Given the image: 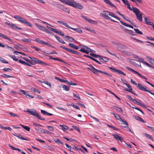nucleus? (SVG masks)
<instances>
[{
  "label": "nucleus",
  "instance_id": "nucleus-1",
  "mask_svg": "<svg viewBox=\"0 0 154 154\" xmlns=\"http://www.w3.org/2000/svg\"><path fill=\"white\" fill-rule=\"evenodd\" d=\"M108 15L111 16L112 17H114L119 20H120V18L117 16L115 15V14L112 12L109 11H104L103 13H100V15L101 17H103L105 19L109 20L111 21L117 22V21L112 19L110 17L108 16Z\"/></svg>",
  "mask_w": 154,
  "mask_h": 154
},
{
  "label": "nucleus",
  "instance_id": "nucleus-2",
  "mask_svg": "<svg viewBox=\"0 0 154 154\" xmlns=\"http://www.w3.org/2000/svg\"><path fill=\"white\" fill-rule=\"evenodd\" d=\"M126 5L127 7L130 11H133V12L135 13L137 19L140 22H142L143 14L141 12H140V10L137 8L135 7H132L131 8L130 7V3Z\"/></svg>",
  "mask_w": 154,
  "mask_h": 154
},
{
  "label": "nucleus",
  "instance_id": "nucleus-3",
  "mask_svg": "<svg viewBox=\"0 0 154 154\" xmlns=\"http://www.w3.org/2000/svg\"><path fill=\"white\" fill-rule=\"evenodd\" d=\"M26 112L29 113L30 115L35 116L38 118L39 120L44 121L45 120V119L41 117L39 115L37 111L33 109V110H27Z\"/></svg>",
  "mask_w": 154,
  "mask_h": 154
},
{
  "label": "nucleus",
  "instance_id": "nucleus-4",
  "mask_svg": "<svg viewBox=\"0 0 154 154\" xmlns=\"http://www.w3.org/2000/svg\"><path fill=\"white\" fill-rule=\"evenodd\" d=\"M14 18L17 20L18 21H20L22 23L26 24L28 26L31 27L32 25L28 21H27L24 18L20 17L17 15H15L14 16Z\"/></svg>",
  "mask_w": 154,
  "mask_h": 154
},
{
  "label": "nucleus",
  "instance_id": "nucleus-5",
  "mask_svg": "<svg viewBox=\"0 0 154 154\" xmlns=\"http://www.w3.org/2000/svg\"><path fill=\"white\" fill-rule=\"evenodd\" d=\"M31 60V63L32 65H34L36 64L37 63L39 64L42 65H45V63L38 60L37 58L34 57H29Z\"/></svg>",
  "mask_w": 154,
  "mask_h": 154
},
{
  "label": "nucleus",
  "instance_id": "nucleus-6",
  "mask_svg": "<svg viewBox=\"0 0 154 154\" xmlns=\"http://www.w3.org/2000/svg\"><path fill=\"white\" fill-rule=\"evenodd\" d=\"M111 114L114 116L116 119L119 120L120 122H122L123 123H122V124H124L127 126H128V124L127 122L125 119L121 118L118 115L115 114L113 112H111Z\"/></svg>",
  "mask_w": 154,
  "mask_h": 154
},
{
  "label": "nucleus",
  "instance_id": "nucleus-7",
  "mask_svg": "<svg viewBox=\"0 0 154 154\" xmlns=\"http://www.w3.org/2000/svg\"><path fill=\"white\" fill-rule=\"evenodd\" d=\"M35 41L38 42L39 44L46 45L48 47L54 48L52 46L51 44L48 43V42H45L43 40H40L39 38H37L35 39Z\"/></svg>",
  "mask_w": 154,
  "mask_h": 154
},
{
  "label": "nucleus",
  "instance_id": "nucleus-8",
  "mask_svg": "<svg viewBox=\"0 0 154 154\" xmlns=\"http://www.w3.org/2000/svg\"><path fill=\"white\" fill-rule=\"evenodd\" d=\"M137 87L140 90L145 91L147 92L154 96V93L147 90L146 89V86H143L140 84L138 83L137 85Z\"/></svg>",
  "mask_w": 154,
  "mask_h": 154
},
{
  "label": "nucleus",
  "instance_id": "nucleus-9",
  "mask_svg": "<svg viewBox=\"0 0 154 154\" xmlns=\"http://www.w3.org/2000/svg\"><path fill=\"white\" fill-rule=\"evenodd\" d=\"M57 5H58V6L57 7V8H59L61 10L63 11H64L68 13H70V9L65 7L64 5L60 4H55Z\"/></svg>",
  "mask_w": 154,
  "mask_h": 154
},
{
  "label": "nucleus",
  "instance_id": "nucleus-10",
  "mask_svg": "<svg viewBox=\"0 0 154 154\" xmlns=\"http://www.w3.org/2000/svg\"><path fill=\"white\" fill-rule=\"evenodd\" d=\"M126 68L127 70H128L129 71H130L132 72H134V73L137 74L139 76H140L142 78H143V79H145L146 80H147V78L146 77H145L144 76L141 75L137 72V71H135L133 69H132L130 68L129 67H128V66H126Z\"/></svg>",
  "mask_w": 154,
  "mask_h": 154
},
{
  "label": "nucleus",
  "instance_id": "nucleus-11",
  "mask_svg": "<svg viewBox=\"0 0 154 154\" xmlns=\"http://www.w3.org/2000/svg\"><path fill=\"white\" fill-rule=\"evenodd\" d=\"M109 69L114 72H116L119 74L122 75H126V74L119 69H116L114 67H109Z\"/></svg>",
  "mask_w": 154,
  "mask_h": 154
},
{
  "label": "nucleus",
  "instance_id": "nucleus-12",
  "mask_svg": "<svg viewBox=\"0 0 154 154\" xmlns=\"http://www.w3.org/2000/svg\"><path fill=\"white\" fill-rule=\"evenodd\" d=\"M75 8H78L79 9L82 10L84 8L83 6L81 5L80 3L75 2L74 3L72 6Z\"/></svg>",
  "mask_w": 154,
  "mask_h": 154
},
{
  "label": "nucleus",
  "instance_id": "nucleus-13",
  "mask_svg": "<svg viewBox=\"0 0 154 154\" xmlns=\"http://www.w3.org/2000/svg\"><path fill=\"white\" fill-rule=\"evenodd\" d=\"M5 23L7 25L10 26L12 28L16 29H17L21 30V29L20 28L17 26L15 24H14L12 23H8L7 22H6Z\"/></svg>",
  "mask_w": 154,
  "mask_h": 154
},
{
  "label": "nucleus",
  "instance_id": "nucleus-14",
  "mask_svg": "<svg viewBox=\"0 0 154 154\" xmlns=\"http://www.w3.org/2000/svg\"><path fill=\"white\" fill-rule=\"evenodd\" d=\"M112 135L114 136V138L117 141H120L122 142V140L124 139L122 137H120L118 135L116 134H113Z\"/></svg>",
  "mask_w": 154,
  "mask_h": 154
},
{
  "label": "nucleus",
  "instance_id": "nucleus-15",
  "mask_svg": "<svg viewBox=\"0 0 154 154\" xmlns=\"http://www.w3.org/2000/svg\"><path fill=\"white\" fill-rule=\"evenodd\" d=\"M69 28L74 30L79 34L82 33L83 32L82 30L80 28H74L69 26Z\"/></svg>",
  "mask_w": 154,
  "mask_h": 154
},
{
  "label": "nucleus",
  "instance_id": "nucleus-16",
  "mask_svg": "<svg viewBox=\"0 0 154 154\" xmlns=\"http://www.w3.org/2000/svg\"><path fill=\"white\" fill-rule=\"evenodd\" d=\"M99 60L102 62H106L108 61L109 59L107 58L102 57V56H100Z\"/></svg>",
  "mask_w": 154,
  "mask_h": 154
},
{
  "label": "nucleus",
  "instance_id": "nucleus-17",
  "mask_svg": "<svg viewBox=\"0 0 154 154\" xmlns=\"http://www.w3.org/2000/svg\"><path fill=\"white\" fill-rule=\"evenodd\" d=\"M0 37H1L2 38L8 40L10 42H13V40L11 38L7 37L6 36L4 35V34L0 33Z\"/></svg>",
  "mask_w": 154,
  "mask_h": 154
},
{
  "label": "nucleus",
  "instance_id": "nucleus-18",
  "mask_svg": "<svg viewBox=\"0 0 154 154\" xmlns=\"http://www.w3.org/2000/svg\"><path fill=\"white\" fill-rule=\"evenodd\" d=\"M127 86L128 88V89H125V90L128 91V92H130L132 94H134L135 95H136V94L134 93L132 91L133 90L131 86L128 84L126 85Z\"/></svg>",
  "mask_w": 154,
  "mask_h": 154
},
{
  "label": "nucleus",
  "instance_id": "nucleus-19",
  "mask_svg": "<svg viewBox=\"0 0 154 154\" xmlns=\"http://www.w3.org/2000/svg\"><path fill=\"white\" fill-rule=\"evenodd\" d=\"M66 5H68L72 6L75 2L74 0H66Z\"/></svg>",
  "mask_w": 154,
  "mask_h": 154
},
{
  "label": "nucleus",
  "instance_id": "nucleus-20",
  "mask_svg": "<svg viewBox=\"0 0 154 154\" xmlns=\"http://www.w3.org/2000/svg\"><path fill=\"white\" fill-rule=\"evenodd\" d=\"M116 12L120 16H121L122 17H123L125 20L127 21H128L130 23H132L131 22V21L129 19H128L127 18H126L125 16L123 14H121L120 13L119 11H116Z\"/></svg>",
  "mask_w": 154,
  "mask_h": 154
},
{
  "label": "nucleus",
  "instance_id": "nucleus-21",
  "mask_svg": "<svg viewBox=\"0 0 154 154\" xmlns=\"http://www.w3.org/2000/svg\"><path fill=\"white\" fill-rule=\"evenodd\" d=\"M57 22L58 23H59L60 24H61L63 25L64 26H65L66 27L69 28V26L68 25V24H67L65 22H64L63 21H59V20Z\"/></svg>",
  "mask_w": 154,
  "mask_h": 154
},
{
  "label": "nucleus",
  "instance_id": "nucleus-22",
  "mask_svg": "<svg viewBox=\"0 0 154 154\" xmlns=\"http://www.w3.org/2000/svg\"><path fill=\"white\" fill-rule=\"evenodd\" d=\"M119 22L122 25H123L124 26H125L127 27H128L131 28L132 29L133 28V27L132 25H131L128 24H127V23H126L124 22H123L122 21H121L120 20H119Z\"/></svg>",
  "mask_w": 154,
  "mask_h": 154
},
{
  "label": "nucleus",
  "instance_id": "nucleus-23",
  "mask_svg": "<svg viewBox=\"0 0 154 154\" xmlns=\"http://www.w3.org/2000/svg\"><path fill=\"white\" fill-rule=\"evenodd\" d=\"M60 126L62 130L64 131L69 129L68 126L65 125H60Z\"/></svg>",
  "mask_w": 154,
  "mask_h": 154
},
{
  "label": "nucleus",
  "instance_id": "nucleus-24",
  "mask_svg": "<svg viewBox=\"0 0 154 154\" xmlns=\"http://www.w3.org/2000/svg\"><path fill=\"white\" fill-rule=\"evenodd\" d=\"M41 112L42 114H44V115H47L48 116H51L53 115V114H52L48 113V112H47V111H46L43 110L42 109H41Z\"/></svg>",
  "mask_w": 154,
  "mask_h": 154
},
{
  "label": "nucleus",
  "instance_id": "nucleus-25",
  "mask_svg": "<svg viewBox=\"0 0 154 154\" xmlns=\"http://www.w3.org/2000/svg\"><path fill=\"white\" fill-rule=\"evenodd\" d=\"M134 117L136 119L139 121H140L142 122L143 123L145 122V121L141 118L140 117L137 116H134Z\"/></svg>",
  "mask_w": 154,
  "mask_h": 154
},
{
  "label": "nucleus",
  "instance_id": "nucleus-26",
  "mask_svg": "<svg viewBox=\"0 0 154 154\" xmlns=\"http://www.w3.org/2000/svg\"><path fill=\"white\" fill-rule=\"evenodd\" d=\"M55 37L60 42L63 44L66 43L62 40V39L60 37L57 36L56 35L55 36Z\"/></svg>",
  "mask_w": 154,
  "mask_h": 154
},
{
  "label": "nucleus",
  "instance_id": "nucleus-27",
  "mask_svg": "<svg viewBox=\"0 0 154 154\" xmlns=\"http://www.w3.org/2000/svg\"><path fill=\"white\" fill-rule=\"evenodd\" d=\"M105 2L111 7H115L116 6L113 4L109 0H103Z\"/></svg>",
  "mask_w": 154,
  "mask_h": 154
},
{
  "label": "nucleus",
  "instance_id": "nucleus-28",
  "mask_svg": "<svg viewBox=\"0 0 154 154\" xmlns=\"http://www.w3.org/2000/svg\"><path fill=\"white\" fill-rule=\"evenodd\" d=\"M61 86L62 88H63V90L66 91H68L69 90V88L68 86L64 85H62Z\"/></svg>",
  "mask_w": 154,
  "mask_h": 154
},
{
  "label": "nucleus",
  "instance_id": "nucleus-29",
  "mask_svg": "<svg viewBox=\"0 0 154 154\" xmlns=\"http://www.w3.org/2000/svg\"><path fill=\"white\" fill-rule=\"evenodd\" d=\"M143 135L147 137L148 138L151 139L152 141H153L154 140L152 137L149 134H147L144 133L143 134Z\"/></svg>",
  "mask_w": 154,
  "mask_h": 154
},
{
  "label": "nucleus",
  "instance_id": "nucleus-30",
  "mask_svg": "<svg viewBox=\"0 0 154 154\" xmlns=\"http://www.w3.org/2000/svg\"><path fill=\"white\" fill-rule=\"evenodd\" d=\"M16 137H18V138L20 139H21L22 140H28L26 138H25L23 137L21 135V134H19L18 135H15Z\"/></svg>",
  "mask_w": 154,
  "mask_h": 154
},
{
  "label": "nucleus",
  "instance_id": "nucleus-31",
  "mask_svg": "<svg viewBox=\"0 0 154 154\" xmlns=\"http://www.w3.org/2000/svg\"><path fill=\"white\" fill-rule=\"evenodd\" d=\"M65 38H67L68 39L70 42H73L75 41V39L73 38L70 37L68 35H66Z\"/></svg>",
  "mask_w": 154,
  "mask_h": 154
},
{
  "label": "nucleus",
  "instance_id": "nucleus-32",
  "mask_svg": "<svg viewBox=\"0 0 154 154\" xmlns=\"http://www.w3.org/2000/svg\"><path fill=\"white\" fill-rule=\"evenodd\" d=\"M20 125L23 128L25 129L27 131H29L30 130V128L27 126H25L22 124H20Z\"/></svg>",
  "mask_w": 154,
  "mask_h": 154
},
{
  "label": "nucleus",
  "instance_id": "nucleus-33",
  "mask_svg": "<svg viewBox=\"0 0 154 154\" xmlns=\"http://www.w3.org/2000/svg\"><path fill=\"white\" fill-rule=\"evenodd\" d=\"M54 140L55 142L57 143H60L62 145L64 144L63 143L62 141H61L59 139H54Z\"/></svg>",
  "mask_w": 154,
  "mask_h": 154
},
{
  "label": "nucleus",
  "instance_id": "nucleus-34",
  "mask_svg": "<svg viewBox=\"0 0 154 154\" xmlns=\"http://www.w3.org/2000/svg\"><path fill=\"white\" fill-rule=\"evenodd\" d=\"M31 90L32 91L35 93L37 92L39 94H40L41 93V92L39 91L36 89V88L33 87H32L31 88Z\"/></svg>",
  "mask_w": 154,
  "mask_h": 154
},
{
  "label": "nucleus",
  "instance_id": "nucleus-35",
  "mask_svg": "<svg viewBox=\"0 0 154 154\" xmlns=\"http://www.w3.org/2000/svg\"><path fill=\"white\" fill-rule=\"evenodd\" d=\"M91 71L96 75H98V70L95 69L94 67L93 68V69H91Z\"/></svg>",
  "mask_w": 154,
  "mask_h": 154
},
{
  "label": "nucleus",
  "instance_id": "nucleus-36",
  "mask_svg": "<svg viewBox=\"0 0 154 154\" xmlns=\"http://www.w3.org/2000/svg\"><path fill=\"white\" fill-rule=\"evenodd\" d=\"M146 58L150 63L154 64V60L149 57H147Z\"/></svg>",
  "mask_w": 154,
  "mask_h": 154
},
{
  "label": "nucleus",
  "instance_id": "nucleus-37",
  "mask_svg": "<svg viewBox=\"0 0 154 154\" xmlns=\"http://www.w3.org/2000/svg\"><path fill=\"white\" fill-rule=\"evenodd\" d=\"M113 108L115 110H117V111L121 112H123V111L121 108L118 107H117V106H114Z\"/></svg>",
  "mask_w": 154,
  "mask_h": 154
},
{
  "label": "nucleus",
  "instance_id": "nucleus-38",
  "mask_svg": "<svg viewBox=\"0 0 154 154\" xmlns=\"http://www.w3.org/2000/svg\"><path fill=\"white\" fill-rule=\"evenodd\" d=\"M9 56L13 59V60L15 61H18V59L15 56L12 55H10Z\"/></svg>",
  "mask_w": 154,
  "mask_h": 154
},
{
  "label": "nucleus",
  "instance_id": "nucleus-39",
  "mask_svg": "<svg viewBox=\"0 0 154 154\" xmlns=\"http://www.w3.org/2000/svg\"><path fill=\"white\" fill-rule=\"evenodd\" d=\"M9 146L13 150H17L19 152H21V150L19 149L14 147L13 146H11L10 144H9Z\"/></svg>",
  "mask_w": 154,
  "mask_h": 154
},
{
  "label": "nucleus",
  "instance_id": "nucleus-40",
  "mask_svg": "<svg viewBox=\"0 0 154 154\" xmlns=\"http://www.w3.org/2000/svg\"><path fill=\"white\" fill-rule=\"evenodd\" d=\"M3 70L4 72H11L12 71V70L11 69L9 68H6V67H5V68H4L3 69Z\"/></svg>",
  "mask_w": 154,
  "mask_h": 154
},
{
  "label": "nucleus",
  "instance_id": "nucleus-41",
  "mask_svg": "<svg viewBox=\"0 0 154 154\" xmlns=\"http://www.w3.org/2000/svg\"><path fill=\"white\" fill-rule=\"evenodd\" d=\"M98 72H99L100 73H103V74H104L107 75H108V76H110L111 77H112V75H110V74H109V73L106 72H103L102 71H101V70H98Z\"/></svg>",
  "mask_w": 154,
  "mask_h": 154
},
{
  "label": "nucleus",
  "instance_id": "nucleus-42",
  "mask_svg": "<svg viewBox=\"0 0 154 154\" xmlns=\"http://www.w3.org/2000/svg\"><path fill=\"white\" fill-rule=\"evenodd\" d=\"M35 129L39 133H42L43 132V130L41 128L36 127Z\"/></svg>",
  "mask_w": 154,
  "mask_h": 154
},
{
  "label": "nucleus",
  "instance_id": "nucleus-43",
  "mask_svg": "<svg viewBox=\"0 0 154 154\" xmlns=\"http://www.w3.org/2000/svg\"><path fill=\"white\" fill-rule=\"evenodd\" d=\"M67 83L69 85H72L73 86L76 85H77L76 83H73L71 81L69 82L67 81Z\"/></svg>",
  "mask_w": 154,
  "mask_h": 154
},
{
  "label": "nucleus",
  "instance_id": "nucleus-44",
  "mask_svg": "<svg viewBox=\"0 0 154 154\" xmlns=\"http://www.w3.org/2000/svg\"><path fill=\"white\" fill-rule=\"evenodd\" d=\"M134 30L136 33L142 35L143 34L142 32L138 29H134Z\"/></svg>",
  "mask_w": 154,
  "mask_h": 154
},
{
  "label": "nucleus",
  "instance_id": "nucleus-45",
  "mask_svg": "<svg viewBox=\"0 0 154 154\" xmlns=\"http://www.w3.org/2000/svg\"><path fill=\"white\" fill-rule=\"evenodd\" d=\"M90 55L91 56H92L93 57H94L96 58H99L100 56V55H97L94 54H93L92 53H90Z\"/></svg>",
  "mask_w": 154,
  "mask_h": 154
},
{
  "label": "nucleus",
  "instance_id": "nucleus-46",
  "mask_svg": "<svg viewBox=\"0 0 154 154\" xmlns=\"http://www.w3.org/2000/svg\"><path fill=\"white\" fill-rule=\"evenodd\" d=\"M82 17L83 18V19L85 20H86L88 21L89 23H91L92 22V20L91 19H90L89 18H87L85 16H82Z\"/></svg>",
  "mask_w": 154,
  "mask_h": 154
},
{
  "label": "nucleus",
  "instance_id": "nucleus-47",
  "mask_svg": "<svg viewBox=\"0 0 154 154\" xmlns=\"http://www.w3.org/2000/svg\"><path fill=\"white\" fill-rule=\"evenodd\" d=\"M47 27L48 29H49L50 30H51L52 31H53L54 32H56V33L57 30L56 29L52 28L50 27L49 26H47Z\"/></svg>",
  "mask_w": 154,
  "mask_h": 154
},
{
  "label": "nucleus",
  "instance_id": "nucleus-48",
  "mask_svg": "<svg viewBox=\"0 0 154 154\" xmlns=\"http://www.w3.org/2000/svg\"><path fill=\"white\" fill-rule=\"evenodd\" d=\"M1 76L4 78H13L11 75H8L5 74H3Z\"/></svg>",
  "mask_w": 154,
  "mask_h": 154
},
{
  "label": "nucleus",
  "instance_id": "nucleus-49",
  "mask_svg": "<svg viewBox=\"0 0 154 154\" xmlns=\"http://www.w3.org/2000/svg\"><path fill=\"white\" fill-rule=\"evenodd\" d=\"M70 105L72 106L74 108H75L77 109L80 110V109L79 107V106H78L77 105H76L74 104L73 103H72Z\"/></svg>",
  "mask_w": 154,
  "mask_h": 154
},
{
  "label": "nucleus",
  "instance_id": "nucleus-50",
  "mask_svg": "<svg viewBox=\"0 0 154 154\" xmlns=\"http://www.w3.org/2000/svg\"><path fill=\"white\" fill-rule=\"evenodd\" d=\"M46 127L48 129H49V130L51 131H53L54 129V128L51 126L48 125L46 126Z\"/></svg>",
  "mask_w": 154,
  "mask_h": 154
},
{
  "label": "nucleus",
  "instance_id": "nucleus-51",
  "mask_svg": "<svg viewBox=\"0 0 154 154\" xmlns=\"http://www.w3.org/2000/svg\"><path fill=\"white\" fill-rule=\"evenodd\" d=\"M31 47L32 48H34V49H35V50L36 51H41V49L40 48H38L36 47H35V46H31Z\"/></svg>",
  "mask_w": 154,
  "mask_h": 154
},
{
  "label": "nucleus",
  "instance_id": "nucleus-52",
  "mask_svg": "<svg viewBox=\"0 0 154 154\" xmlns=\"http://www.w3.org/2000/svg\"><path fill=\"white\" fill-rule=\"evenodd\" d=\"M56 33H57L61 36H64V35L61 32L58 30H57Z\"/></svg>",
  "mask_w": 154,
  "mask_h": 154
},
{
  "label": "nucleus",
  "instance_id": "nucleus-53",
  "mask_svg": "<svg viewBox=\"0 0 154 154\" xmlns=\"http://www.w3.org/2000/svg\"><path fill=\"white\" fill-rule=\"evenodd\" d=\"M9 114L10 115L13 116V117H19L17 115L14 114V113H13V112H10V113H9Z\"/></svg>",
  "mask_w": 154,
  "mask_h": 154
},
{
  "label": "nucleus",
  "instance_id": "nucleus-54",
  "mask_svg": "<svg viewBox=\"0 0 154 154\" xmlns=\"http://www.w3.org/2000/svg\"><path fill=\"white\" fill-rule=\"evenodd\" d=\"M50 59H52L53 60H57L59 61H60V62L64 63H65L64 61H63L62 60H60V59L57 58H50Z\"/></svg>",
  "mask_w": 154,
  "mask_h": 154
},
{
  "label": "nucleus",
  "instance_id": "nucleus-55",
  "mask_svg": "<svg viewBox=\"0 0 154 154\" xmlns=\"http://www.w3.org/2000/svg\"><path fill=\"white\" fill-rule=\"evenodd\" d=\"M43 83L44 84L49 85V86L50 87V88L51 87V84L50 82H49L48 81H45L44 82H43Z\"/></svg>",
  "mask_w": 154,
  "mask_h": 154
},
{
  "label": "nucleus",
  "instance_id": "nucleus-56",
  "mask_svg": "<svg viewBox=\"0 0 154 154\" xmlns=\"http://www.w3.org/2000/svg\"><path fill=\"white\" fill-rule=\"evenodd\" d=\"M33 125L34 126H35L37 127H38V126H40L41 127H43V125H42L37 124V123H35V122L33 123Z\"/></svg>",
  "mask_w": 154,
  "mask_h": 154
},
{
  "label": "nucleus",
  "instance_id": "nucleus-57",
  "mask_svg": "<svg viewBox=\"0 0 154 154\" xmlns=\"http://www.w3.org/2000/svg\"><path fill=\"white\" fill-rule=\"evenodd\" d=\"M48 149L49 150H50L51 151H53L54 150V149L51 146H48Z\"/></svg>",
  "mask_w": 154,
  "mask_h": 154
},
{
  "label": "nucleus",
  "instance_id": "nucleus-58",
  "mask_svg": "<svg viewBox=\"0 0 154 154\" xmlns=\"http://www.w3.org/2000/svg\"><path fill=\"white\" fill-rule=\"evenodd\" d=\"M86 29L93 33H94L95 34H96V32L93 29H90L88 28H86Z\"/></svg>",
  "mask_w": 154,
  "mask_h": 154
},
{
  "label": "nucleus",
  "instance_id": "nucleus-59",
  "mask_svg": "<svg viewBox=\"0 0 154 154\" xmlns=\"http://www.w3.org/2000/svg\"><path fill=\"white\" fill-rule=\"evenodd\" d=\"M42 133H45V134H51V132H50L48 130H44L43 131V132Z\"/></svg>",
  "mask_w": 154,
  "mask_h": 154
},
{
  "label": "nucleus",
  "instance_id": "nucleus-60",
  "mask_svg": "<svg viewBox=\"0 0 154 154\" xmlns=\"http://www.w3.org/2000/svg\"><path fill=\"white\" fill-rule=\"evenodd\" d=\"M73 97H77L79 100H81V98L80 97L79 95H77L75 94L74 93H73Z\"/></svg>",
  "mask_w": 154,
  "mask_h": 154
},
{
  "label": "nucleus",
  "instance_id": "nucleus-61",
  "mask_svg": "<svg viewBox=\"0 0 154 154\" xmlns=\"http://www.w3.org/2000/svg\"><path fill=\"white\" fill-rule=\"evenodd\" d=\"M18 61L19 63H21L23 65H26V62L25 61L22 60H18Z\"/></svg>",
  "mask_w": 154,
  "mask_h": 154
},
{
  "label": "nucleus",
  "instance_id": "nucleus-62",
  "mask_svg": "<svg viewBox=\"0 0 154 154\" xmlns=\"http://www.w3.org/2000/svg\"><path fill=\"white\" fill-rule=\"evenodd\" d=\"M22 41L24 42H31V40L29 38L26 39L24 38L22 40Z\"/></svg>",
  "mask_w": 154,
  "mask_h": 154
},
{
  "label": "nucleus",
  "instance_id": "nucleus-63",
  "mask_svg": "<svg viewBox=\"0 0 154 154\" xmlns=\"http://www.w3.org/2000/svg\"><path fill=\"white\" fill-rule=\"evenodd\" d=\"M124 3L125 5H127L128 4L130 3L127 0H121Z\"/></svg>",
  "mask_w": 154,
  "mask_h": 154
},
{
  "label": "nucleus",
  "instance_id": "nucleus-64",
  "mask_svg": "<svg viewBox=\"0 0 154 154\" xmlns=\"http://www.w3.org/2000/svg\"><path fill=\"white\" fill-rule=\"evenodd\" d=\"M65 145L67 147L66 149L69 151H71V147L66 143H65Z\"/></svg>",
  "mask_w": 154,
  "mask_h": 154
}]
</instances>
